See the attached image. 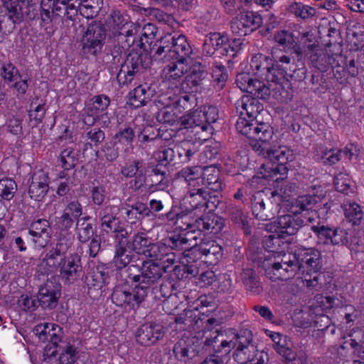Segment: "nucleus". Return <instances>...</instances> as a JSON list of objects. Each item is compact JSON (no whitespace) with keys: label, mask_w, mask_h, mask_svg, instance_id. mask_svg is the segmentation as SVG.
I'll return each mask as SVG.
<instances>
[{"label":"nucleus","mask_w":364,"mask_h":364,"mask_svg":"<svg viewBox=\"0 0 364 364\" xmlns=\"http://www.w3.org/2000/svg\"><path fill=\"white\" fill-rule=\"evenodd\" d=\"M61 295V286L55 278L48 279L41 286L38 302L43 308L54 309L57 306L58 299Z\"/></svg>","instance_id":"obj_19"},{"label":"nucleus","mask_w":364,"mask_h":364,"mask_svg":"<svg viewBox=\"0 0 364 364\" xmlns=\"http://www.w3.org/2000/svg\"><path fill=\"white\" fill-rule=\"evenodd\" d=\"M268 57L259 55L258 56H254L251 60L250 66L252 70L256 71V74L264 77L267 73V70L269 69L271 63Z\"/></svg>","instance_id":"obj_56"},{"label":"nucleus","mask_w":364,"mask_h":364,"mask_svg":"<svg viewBox=\"0 0 364 364\" xmlns=\"http://www.w3.org/2000/svg\"><path fill=\"white\" fill-rule=\"evenodd\" d=\"M312 65L321 72H326L330 67H341V55H329L322 49L316 50L310 56Z\"/></svg>","instance_id":"obj_26"},{"label":"nucleus","mask_w":364,"mask_h":364,"mask_svg":"<svg viewBox=\"0 0 364 364\" xmlns=\"http://www.w3.org/2000/svg\"><path fill=\"white\" fill-rule=\"evenodd\" d=\"M134 255L128 246H114L112 263L117 269H122L132 261Z\"/></svg>","instance_id":"obj_43"},{"label":"nucleus","mask_w":364,"mask_h":364,"mask_svg":"<svg viewBox=\"0 0 364 364\" xmlns=\"http://www.w3.org/2000/svg\"><path fill=\"white\" fill-rule=\"evenodd\" d=\"M173 352L178 360L183 362L193 359L198 353L194 346L186 345L183 341H180L174 345Z\"/></svg>","instance_id":"obj_50"},{"label":"nucleus","mask_w":364,"mask_h":364,"mask_svg":"<svg viewBox=\"0 0 364 364\" xmlns=\"http://www.w3.org/2000/svg\"><path fill=\"white\" fill-rule=\"evenodd\" d=\"M58 269L64 283L73 284L79 279L82 271L81 258L77 253L64 257Z\"/></svg>","instance_id":"obj_18"},{"label":"nucleus","mask_w":364,"mask_h":364,"mask_svg":"<svg viewBox=\"0 0 364 364\" xmlns=\"http://www.w3.org/2000/svg\"><path fill=\"white\" fill-rule=\"evenodd\" d=\"M73 237L71 234L60 235L55 244H51L43 259V263L46 266L58 269L62 262V258L66 257L69 249L73 245Z\"/></svg>","instance_id":"obj_10"},{"label":"nucleus","mask_w":364,"mask_h":364,"mask_svg":"<svg viewBox=\"0 0 364 364\" xmlns=\"http://www.w3.org/2000/svg\"><path fill=\"white\" fill-rule=\"evenodd\" d=\"M214 336L205 339V345L213 346L216 353L227 356L233 350L232 357L240 364H264L269 360L267 353L257 349L252 343L253 337L250 331H240L230 341L223 338V335H219L218 330Z\"/></svg>","instance_id":"obj_1"},{"label":"nucleus","mask_w":364,"mask_h":364,"mask_svg":"<svg viewBox=\"0 0 364 364\" xmlns=\"http://www.w3.org/2000/svg\"><path fill=\"white\" fill-rule=\"evenodd\" d=\"M28 233L32 236L33 242L36 245L44 247L51 237L50 223L46 219L34 220L30 225Z\"/></svg>","instance_id":"obj_24"},{"label":"nucleus","mask_w":364,"mask_h":364,"mask_svg":"<svg viewBox=\"0 0 364 364\" xmlns=\"http://www.w3.org/2000/svg\"><path fill=\"white\" fill-rule=\"evenodd\" d=\"M102 4V0H82L76 7L82 16L89 19L97 16Z\"/></svg>","instance_id":"obj_49"},{"label":"nucleus","mask_w":364,"mask_h":364,"mask_svg":"<svg viewBox=\"0 0 364 364\" xmlns=\"http://www.w3.org/2000/svg\"><path fill=\"white\" fill-rule=\"evenodd\" d=\"M146 297L143 289H139L136 285L132 292L122 287H116L111 296L112 301L116 306L129 309L138 308Z\"/></svg>","instance_id":"obj_12"},{"label":"nucleus","mask_w":364,"mask_h":364,"mask_svg":"<svg viewBox=\"0 0 364 364\" xmlns=\"http://www.w3.org/2000/svg\"><path fill=\"white\" fill-rule=\"evenodd\" d=\"M77 153L72 148L64 149L60 155V163L64 170L73 168L78 161Z\"/></svg>","instance_id":"obj_57"},{"label":"nucleus","mask_w":364,"mask_h":364,"mask_svg":"<svg viewBox=\"0 0 364 364\" xmlns=\"http://www.w3.org/2000/svg\"><path fill=\"white\" fill-rule=\"evenodd\" d=\"M249 128H251V133L247 134V137L256 140L255 144L252 145L256 151L257 145L270 141L273 136L272 127L268 123L259 122L257 119H250Z\"/></svg>","instance_id":"obj_23"},{"label":"nucleus","mask_w":364,"mask_h":364,"mask_svg":"<svg viewBox=\"0 0 364 364\" xmlns=\"http://www.w3.org/2000/svg\"><path fill=\"white\" fill-rule=\"evenodd\" d=\"M166 168L159 164L149 163L145 168L148 181L150 182L149 189L164 190L168 186V175Z\"/></svg>","instance_id":"obj_21"},{"label":"nucleus","mask_w":364,"mask_h":364,"mask_svg":"<svg viewBox=\"0 0 364 364\" xmlns=\"http://www.w3.org/2000/svg\"><path fill=\"white\" fill-rule=\"evenodd\" d=\"M252 214L261 220L273 219L278 212V205L271 201L264 191H257L252 197Z\"/></svg>","instance_id":"obj_13"},{"label":"nucleus","mask_w":364,"mask_h":364,"mask_svg":"<svg viewBox=\"0 0 364 364\" xmlns=\"http://www.w3.org/2000/svg\"><path fill=\"white\" fill-rule=\"evenodd\" d=\"M158 42L159 46L152 55L156 61L186 62L192 53V48L183 34L166 33Z\"/></svg>","instance_id":"obj_2"},{"label":"nucleus","mask_w":364,"mask_h":364,"mask_svg":"<svg viewBox=\"0 0 364 364\" xmlns=\"http://www.w3.org/2000/svg\"><path fill=\"white\" fill-rule=\"evenodd\" d=\"M289 63H291V69L288 70L287 76L297 82L303 81L306 78L307 72L304 63L299 60L296 63L294 58L290 55Z\"/></svg>","instance_id":"obj_55"},{"label":"nucleus","mask_w":364,"mask_h":364,"mask_svg":"<svg viewBox=\"0 0 364 364\" xmlns=\"http://www.w3.org/2000/svg\"><path fill=\"white\" fill-rule=\"evenodd\" d=\"M240 40L230 41L225 35L220 33H210L205 36L203 45V52L207 55L217 54L218 56L234 58L241 49Z\"/></svg>","instance_id":"obj_5"},{"label":"nucleus","mask_w":364,"mask_h":364,"mask_svg":"<svg viewBox=\"0 0 364 364\" xmlns=\"http://www.w3.org/2000/svg\"><path fill=\"white\" fill-rule=\"evenodd\" d=\"M228 214L231 220L242 228L245 233L250 232L247 214L240 207L232 205L228 208Z\"/></svg>","instance_id":"obj_52"},{"label":"nucleus","mask_w":364,"mask_h":364,"mask_svg":"<svg viewBox=\"0 0 364 364\" xmlns=\"http://www.w3.org/2000/svg\"><path fill=\"white\" fill-rule=\"evenodd\" d=\"M47 109L48 106L46 105V100L33 99L31 103L28 112L31 122H33L35 125L41 123L45 117Z\"/></svg>","instance_id":"obj_48"},{"label":"nucleus","mask_w":364,"mask_h":364,"mask_svg":"<svg viewBox=\"0 0 364 364\" xmlns=\"http://www.w3.org/2000/svg\"><path fill=\"white\" fill-rule=\"evenodd\" d=\"M208 73L205 67L200 63L193 65L191 68L190 73L186 76L187 85L191 87H197L203 84V81L206 79Z\"/></svg>","instance_id":"obj_47"},{"label":"nucleus","mask_w":364,"mask_h":364,"mask_svg":"<svg viewBox=\"0 0 364 364\" xmlns=\"http://www.w3.org/2000/svg\"><path fill=\"white\" fill-rule=\"evenodd\" d=\"M135 28L132 24H127L122 28L121 33L117 40H114L115 43L110 53L105 57V63L111 72H115L119 67H122L126 51L135 43L133 40V34L135 33Z\"/></svg>","instance_id":"obj_4"},{"label":"nucleus","mask_w":364,"mask_h":364,"mask_svg":"<svg viewBox=\"0 0 364 364\" xmlns=\"http://www.w3.org/2000/svg\"><path fill=\"white\" fill-rule=\"evenodd\" d=\"M277 352L282 357L283 361L286 364H311L307 353L304 350L301 349L297 353H295L287 345Z\"/></svg>","instance_id":"obj_35"},{"label":"nucleus","mask_w":364,"mask_h":364,"mask_svg":"<svg viewBox=\"0 0 364 364\" xmlns=\"http://www.w3.org/2000/svg\"><path fill=\"white\" fill-rule=\"evenodd\" d=\"M199 245L203 262L215 264L222 258L223 248L215 240H203Z\"/></svg>","instance_id":"obj_29"},{"label":"nucleus","mask_w":364,"mask_h":364,"mask_svg":"<svg viewBox=\"0 0 364 364\" xmlns=\"http://www.w3.org/2000/svg\"><path fill=\"white\" fill-rule=\"evenodd\" d=\"M274 41L285 51L294 49L296 46L293 33L286 30L277 31L274 36Z\"/></svg>","instance_id":"obj_53"},{"label":"nucleus","mask_w":364,"mask_h":364,"mask_svg":"<svg viewBox=\"0 0 364 364\" xmlns=\"http://www.w3.org/2000/svg\"><path fill=\"white\" fill-rule=\"evenodd\" d=\"M241 279L245 289L253 294H259L263 289L255 272L250 268L245 269L241 273Z\"/></svg>","instance_id":"obj_44"},{"label":"nucleus","mask_w":364,"mask_h":364,"mask_svg":"<svg viewBox=\"0 0 364 364\" xmlns=\"http://www.w3.org/2000/svg\"><path fill=\"white\" fill-rule=\"evenodd\" d=\"M144 161L141 159H135L127 162L121 168V173L126 178H132L135 176L137 172L142 171Z\"/></svg>","instance_id":"obj_63"},{"label":"nucleus","mask_w":364,"mask_h":364,"mask_svg":"<svg viewBox=\"0 0 364 364\" xmlns=\"http://www.w3.org/2000/svg\"><path fill=\"white\" fill-rule=\"evenodd\" d=\"M311 230L316 235L318 244H331L333 229L318 223L316 225L311 226Z\"/></svg>","instance_id":"obj_61"},{"label":"nucleus","mask_w":364,"mask_h":364,"mask_svg":"<svg viewBox=\"0 0 364 364\" xmlns=\"http://www.w3.org/2000/svg\"><path fill=\"white\" fill-rule=\"evenodd\" d=\"M140 274H129V278L132 283H136L139 289H143L146 296L151 291V286L158 282L165 272L164 267L152 261L143 262L139 269Z\"/></svg>","instance_id":"obj_7"},{"label":"nucleus","mask_w":364,"mask_h":364,"mask_svg":"<svg viewBox=\"0 0 364 364\" xmlns=\"http://www.w3.org/2000/svg\"><path fill=\"white\" fill-rule=\"evenodd\" d=\"M303 224V220L296 219L288 214L278 217L272 223L275 232L287 235H294Z\"/></svg>","instance_id":"obj_28"},{"label":"nucleus","mask_w":364,"mask_h":364,"mask_svg":"<svg viewBox=\"0 0 364 364\" xmlns=\"http://www.w3.org/2000/svg\"><path fill=\"white\" fill-rule=\"evenodd\" d=\"M152 240L146 233L139 232L133 235L130 240L129 249L138 255H148Z\"/></svg>","instance_id":"obj_37"},{"label":"nucleus","mask_w":364,"mask_h":364,"mask_svg":"<svg viewBox=\"0 0 364 364\" xmlns=\"http://www.w3.org/2000/svg\"><path fill=\"white\" fill-rule=\"evenodd\" d=\"M48 178L43 172L33 175L29 186L28 193L35 200H41L48 191Z\"/></svg>","instance_id":"obj_30"},{"label":"nucleus","mask_w":364,"mask_h":364,"mask_svg":"<svg viewBox=\"0 0 364 364\" xmlns=\"http://www.w3.org/2000/svg\"><path fill=\"white\" fill-rule=\"evenodd\" d=\"M344 213L346 218L354 225L360 223L363 215L360 206L355 203L345 204Z\"/></svg>","instance_id":"obj_58"},{"label":"nucleus","mask_w":364,"mask_h":364,"mask_svg":"<svg viewBox=\"0 0 364 364\" xmlns=\"http://www.w3.org/2000/svg\"><path fill=\"white\" fill-rule=\"evenodd\" d=\"M201 176L204 186L213 192H220L223 182L220 178V170L214 166H205L202 169Z\"/></svg>","instance_id":"obj_31"},{"label":"nucleus","mask_w":364,"mask_h":364,"mask_svg":"<svg viewBox=\"0 0 364 364\" xmlns=\"http://www.w3.org/2000/svg\"><path fill=\"white\" fill-rule=\"evenodd\" d=\"M270 61H272L271 66L267 70L264 79L276 85L288 80L287 78L288 70L291 69V65L289 63V55L286 54L279 55L276 52H273L272 60Z\"/></svg>","instance_id":"obj_15"},{"label":"nucleus","mask_w":364,"mask_h":364,"mask_svg":"<svg viewBox=\"0 0 364 364\" xmlns=\"http://www.w3.org/2000/svg\"><path fill=\"white\" fill-rule=\"evenodd\" d=\"M106 38V29L99 23L88 26L82 40V50L85 54L95 55L101 51Z\"/></svg>","instance_id":"obj_9"},{"label":"nucleus","mask_w":364,"mask_h":364,"mask_svg":"<svg viewBox=\"0 0 364 364\" xmlns=\"http://www.w3.org/2000/svg\"><path fill=\"white\" fill-rule=\"evenodd\" d=\"M169 63L164 68L163 75L165 80L171 82H179L186 72L184 63L177 60L168 61Z\"/></svg>","instance_id":"obj_39"},{"label":"nucleus","mask_w":364,"mask_h":364,"mask_svg":"<svg viewBox=\"0 0 364 364\" xmlns=\"http://www.w3.org/2000/svg\"><path fill=\"white\" fill-rule=\"evenodd\" d=\"M299 261L296 254L284 253L275 257L271 267L266 269V274L272 281L287 280L299 273Z\"/></svg>","instance_id":"obj_6"},{"label":"nucleus","mask_w":364,"mask_h":364,"mask_svg":"<svg viewBox=\"0 0 364 364\" xmlns=\"http://www.w3.org/2000/svg\"><path fill=\"white\" fill-rule=\"evenodd\" d=\"M200 313L198 309H185L175 316L176 324L181 325L180 328L184 331H196V322L198 321Z\"/></svg>","instance_id":"obj_34"},{"label":"nucleus","mask_w":364,"mask_h":364,"mask_svg":"<svg viewBox=\"0 0 364 364\" xmlns=\"http://www.w3.org/2000/svg\"><path fill=\"white\" fill-rule=\"evenodd\" d=\"M321 200V197L316 194L300 196L295 200L292 205L291 212L294 215L301 214L304 211L307 212L309 214H312V215L306 218L307 220L311 223L314 220L313 217L317 215L316 213L314 211V209Z\"/></svg>","instance_id":"obj_25"},{"label":"nucleus","mask_w":364,"mask_h":364,"mask_svg":"<svg viewBox=\"0 0 364 364\" xmlns=\"http://www.w3.org/2000/svg\"><path fill=\"white\" fill-rule=\"evenodd\" d=\"M300 267L299 272H318L321 268V253L316 249L304 250L297 255Z\"/></svg>","instance_id":"obj_22"},{"label":"nucleus","mask_w":364,"mask_h":364,"mask_svg":"<svg viewBox=\"0 0 364 364\" xmlns=\"http://www.w3.org/2000/svg\"><path fill=\"white\" fill-rule=\"evenodd\" d=\"M257 97H245L237 102V106L242 108L240 114H245L250 118L257 119L258 114L264 110L263 105Z\"/></svg>","instance_id":"obj_40"},{"label":"nucleus","mask_w":364,"mask_h":364,"mask_svg":"<svg viewBox=\"0 0 364 364\" xmlns=\"http://www.w3.org/2000/svg\"><path fill=\"white\" fill-rule=\"evenodd\" d=\"M165 335L164 326L158 323L147 322L136 331V341L143 346H151L157 343Z\"/></svg>","instance_id":"obj_17"},{"label":"nucleus","mask_w":364,"mask_h":364,"mask_svg":"<svg viewBox=\"0 0 364 364\" xmlns=\"http://www.w3.org/2000/svg\"><path fill=\"white\" fill-rule=\"evenodd\" d=\"M117 215L118 208L113 205H107L99 212L97 217L103 232L109 234L123 225L121 219Z\"/></svg>","instance_id":"obj_20"},{"label":"nucleus","mask_w":364,"mask_h":364,"mask_svg":"<svg viewBox=\"0 0 364 364\" xmlns=\"http://www.w3.org/2000/svg\"><path fill=\"white\" fill-rule=\"evenodd\" d=\"M192 245L193 246L187 248L184 253H182L181 259L183 264L196 263L198 260L203 259L199 244L194 241Z\"/></svg>","instance_id":"obj_59"},{"label":"nucleus","mask_w":364,"mask_h":364,"mask_svg":"<svg viewBox=\"0 0 364 364\" xmlns=\"http://www.w3.org/2000/svg\"><path fill=\"white\" fill-rule=\"evenodd\" d=\"M193 211L189 210L188 212H182L177 216L174 222L177 227L186 232H191L192 236H197L196 223L198 222V218H194Z\"/></svg>","instance_id":"obj_42"},{"label":"nucleus","mask_w":364,"mask_h":364,"mask_svg":"<svg viewBox=\"0 0 364 364\" xmlns=\"http://www.w3.org/2000/svg\"><path fill=\"white\" fill-rule=\"evenodd\" d=\"M204 114L201 109H196L181 118V126L183 129H192L196 139L205 140L208 134L213 133V127L204 122Z\"/></svg>","instance_id":"obj_14"},{"label":"nucleus","mask_w":364,"mask_h":364,"mask_svg":"<svg viewBox=\"0 0 364 364\" xmlns=\"http://www.w3.org/2000/svg\"><path fill=\"white\" fill-rule=\"evenodd\" d=\"M151 64V58L146 53L131 52L124 59L119 70L117 80L121 85H128L139 78Z\"/></svg>","instance_id":"obj_3"},{"label":"nucleus","mask_w":364,"mask_h":364,"mask_svg":"<svg viewBox=\"0 0 364 364\" xmlns=\"http://www.w3.org/2000/svg\"><path fill=\"white\" fill-rule=\"evenodd\" d=\"M41 6H48L49 9H52V12L57 16H60L63 14V23H68L69 21H73L77 14V9L76 5L73 3L65 4V8H63V6L60 5V4H58L57 1H46V4H41Z\"/></svg>","instance_id":"obj_38"},{"label":"nucleus","mask_w":364,"mask_h":364,"mask_svg":"<svg viewBox=\"0 0 364 364\" xmlns=\"http://www.w3.org/2000/svg\"><path fill=\"white\" fill-rule=\"evenodd\" d=\"M137 131L138 126L134 122H131L124 127H120L118 132L114 134V138L117 140L119 144L128 146L124 149V151L127 152L129 148H132V144L137 134Z\"/></svg>","instance_id":"obj_36"},{"label":"nucleus","mask_w":364,"mask_h":364,"mask_svg":"<svg viewBox=\"0 0 364 364\" xmlns=\"http://www.w3.org/2000/svg\"><path fill=\"white\" fill-rule=\"evenodd\" d=\"M349 345L353 349V355L356 360L354 363L358 364H364V340L351 338L349 341Z\"/></svg>","instance_id":"obj_64"},{"label":"nucleus","mask_w":364,"mask_h":364,"mask_svg":"<svg viewBox=\"0 0 364 364\" xmlns=\"http://www.w3.org/2000/svg\"><path fill=\"white\" fill-rule=\"evenodd\" d=\"M197 236L201 235L202 232L216 234L220 232L224 226L223 219L213 213H209L205 216L198 218V222L196 223Z\"/></svg>","instance_id":"obj_27"},{"label":"nucleus","mask_w":364,"mask_h":364,"mask_svg":"<svg viewBox=\"0 0 364 364\" xmlns=\"http://www.w3.org/2000/svg\"><path fill=\"white\" fill-rule=\"evenodd\" d=\"M206 190L201 191H188L184 199V204L188 205L187 208L194 211L198 210L203 212L205 197L208 196Z\"/></svg>","instance_id":"obj_45"},{"label":"nucleus","mask_w":364,"mask_h":364,"mask_svg":"<svg viewBox=\"0 0 364 364\" xmlns=\"http://www.w3.org/2000/svg\"><path fill=\"white\" fill-rule=\"evenodd\" d=\"M17 191V184L11 178L0 179V200L10 201Z\"/></svg>","instance_id":"obj_54"},{"label":"nucleus","mask_w":364,"mask_h":364,"mask_svg":"<svg viewBox=\"0 0 364 364\" xmlns=\"http://www.w3.org/2000/svg\"><path fill=\"white\" fill-rule=\"evenodd\" d=\"M89 217H84L77 220L75 231L77 239L82 243L88 242L94 235L92 225L87 220Z\"/></svg>","instance_id":"obj_51"},{"label":"nucleus","mask_w":364,"mask_h":364,"mask_svg":"<svg viewBox=\"0 0 364 364\" xmlns=\"http://www.w3.org/2000/svg\"><path fill=\"white\" fill-rule=\"evenodd\" d=\"M196 323V332L211 331L215 327L219 326L220 322L213 317H209L205 314L200 313L198 321Z\"/></svg>","instance_id":"obj_62"},{"label":"nucleus","mask_w":364,"mask_h":364,"mask_svg":"<svg viewBox=\"0 0 364 364\" xmlns=\"http://www.w3.org/2000/svg\"><path fill=\"white\" fill-rule=\"evenodd\" d=\"M288 10L296 16L300 17L303 19L312 17L316 13L314 8L297 2L291 3L289 6Z\"/></svg>","instance_id":"obj_60"},{"label":"nucleus","mask_w":364,"mask_h":364,"mask_svg":"<svg viewBox=\"0 0 364 364\" xmlns=\"http://www.w3.org/2000/svg\"><path fill=\"white\" fill-rule=\"evenodd\" d=\"M257 152L272 161L273 164L269 168L274 176L277 174L284 176L287 173V168L285 166V164L292 157L291 151L288 148L279 146L278 149H272L269 141L262 145H257Z\"/></svg>","instance_id":"obj_8"},{"label":"nucleus","mask_w":364,"mask_h":364,"mask_svg":"<svg viewBox=\"0 0 364 364\" xmlns=\"http://www.w3.org/2000/svg\"><path fill=\"white\" fill-rule=\"evenodd\" d=\"M149 216V207L141 202H136L132 205H128L126 208L125 217L130 224H136L138 221Z\"/></svg>","instance_id":"obj_41"},{"label":"nucleus","mask_w":364,"mask_h":364,"mask_svg":"<svg viewBox=\"0 0 364 364\" xmlns=\"http://www.w3.org/2000/svg\"><path fill=\"white\" fill-rule=\"evenodd\" d=\"M235 82L241 90L255 97L266 100L270 95L269 88L263 82L253 79L247 73L238 74Z\"/></svg>","instance_id":"obj_16"},{"label":"nucleus","mask_w":364,"mask_h":364,"mask_svg":"<svg viewBox=\"0 0 364 364\" xmlns=\"http://www.w3.org/2000/svg\"><path fill=\"white\" fill-rule=\"evenodd\" d=\"M197 238L198 236H192L191 232H184L168 237L164 241H166L170 250L182 251V253H184L187 248L193 246V242Z\"/></svg>","instance_id":"obj_32"},{"label":"nucleus","mask_w":364,"mask_h":364,"mask_svg":"<svg viewBox=\"0 0 364 364\" xmlns=\"http://www.w3.org/2000/svg\"><path fill=\"white\" fill-rule=\"evenodd\" d=\"M154 95V90L148 85H139L129 93V103L135 108L146 105Z\"/></svg>","instance_id":"obj_33"},{"label":"nucleus","mask_w":364,"mask_h":364,"mask_svg":"<svg viewBox=\"0 0 364 364\" xmlns=\"http://www.w3.org/2000/svg\"><path fill=\"white\" fill-rule=\"evenodd\" d=\"M178 157L183 163L188 162L193 156L198 152V146L196 142L190 140H185L180 144L175 146Z\"/></svg>","instance_id":"obj_46"},{"label":"nucleus","mask_w":364,"mask_h":364,"mask_svg":"<svg viewBox=\"0 0 364 364\" xmlns=\"http://www.w3.org/2000/svg\"><path fill=\"white\" fill-rule=\"evenodd\" d=\"M262 23V16L257 13L246 11L240 12L230 23L232 33L238 36H245Z\"/></svg>","instance_id":"obj_11"}]
</instances>
